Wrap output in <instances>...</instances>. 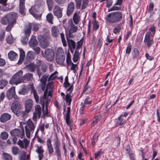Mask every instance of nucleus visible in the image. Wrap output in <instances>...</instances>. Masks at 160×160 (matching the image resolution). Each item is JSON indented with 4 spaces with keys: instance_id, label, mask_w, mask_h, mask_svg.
I'll use <instances>...</instances> for the list:
<instances>
[{
    "instance_id": "nucleus-1",
    "label": "nucleus",
    "mask_w": 160,
    "mask_h": 160,
    "mask_svg": "<svg viewBox=\"0 0 160 160\" xmlns=\"http://www.w3.org/2000/svg\"><path fill=\"white\" fill-rule=\"evenodd\" d=\"M53 86L52 82H49L47 84L46 88L45 90L43 96L40 98V104L41 105L43 110H44L45 104L46 105V109H47L48 103L50 101V99L48 96H51L52 92Z\"/></svg>"
},
{
    "instance_id": "nucleus-2",
    "label": "nucleus",
    "mask_w": 160,
    "mask_h": 160,
    "mask_svg": "<svg viewBox=\"0 0 160 160\" xmlns=\"http://www.w3.org/2000/svg\"><path fill=\"white\" fill-rule=\"evenodd\" d=\"M18 17V14L14 12L8 13L3 17L1 20V23L4 25L8 23L15 24L17 22V19Z\"/></svg>"
},
{
    "instance_id": "nucleus-3",
    "label": "nucleus",
    "mask_w": 160,
    "mask_h": 160,
    "mask_svg": "<svg viewBox=\"0 0 160 160\" xmlns=\"http://www.w3.org/2000/svg\"><path fill=\"white\" fill-rule=\"evenodd\" d=\"M122 16L121 12L116 11L108 13L105 18V20L110 23H115L120 21L122 18Z\"/></svg>"
},
{
    "instance_id": "nucleus-4",
    "label": "nucleus",
    "mask_w": 160,
    "mask_h": 160,
    "mask_svg": "<svg viewBox=\"0 0 160 160\" xmlns=\"http://www.w3.org/2000/svg\"><path fill=\"white\" fill-rule=\"evenodd\" d=\"M36 124L37 122H33L30 119H28L26 122L25 129L26 135L28 138H29L31 135L33 133Z\"/></svg>"
},
{
    "instance_id": "nucleus-5",
    "label": "nucleus",
    "mask_w": 160,
    "mask_h": 160,
    "mask_svg": "<svg viewBox=\"0 0 160 160\" xmlns=\"http://www.w3.org/2000/svg\"><path fill=\"white\" fill-rule=\"evenodd\" d=\"M22 74L23 71L22 70L19 71L12 76L10 81V84L17 85L21 83L25 82L23 77H22Z\"/></svg>"
},
{
    "instance_id": "nucleus-6",
    "label": "nucleus",
    "mask_w": 160,
    "mask_h": 160,
    "mask_svg": "<svg viewBox=\"0 0 160 160\" xmlns=\"http://www.w3.org/2000/svg\"><path fill=\"white\" fill-rule=\"evenodd\" d=\"M65 59L64 52L62 48H58V49L56 56L57 63L61 65H63Z\"/></svg>"
},
{
    "instance_id": "nucleus-7",
    "label": "nucleus",
    "mask_w": 160,
    "mask_h": 160,
    "mask_svg": "<svg viewBox=\"0 0 160 160\" xmlns=\"http://www.w3.org/2000/svg\"><path fill=\"white\" fill-rule=\"evenodd\" d=\"M40 5H39L38 4H37L32 6L29 9V12L36 18H37V17L36 15L35 12L39 11L42 8V5L44 3V2L40 0Z\"/></svg>"
},
{
    "instance_id": "nucleus-8",
    "label": "nucleus",
    "mask_w": 160,
    "mask_h": 160,
    "mask_svg": "<svg viewBox=\"0 0 160 160\" xmlns=\"http://www.w3.org/2000/svg\"><path fill=\"white\" fill-rule=\"evenodd\" d=\"M35 111L33 113L32 119L34 122H37L38 118L39 119L41 116L43 110L40 105H37L35 107Z\"/></svg>"
},
{
    "instance_id": "nucleus-9",
    "label": "nucleus",
    "mask_w": 160,
    "mask_h": 160,
    "mask_svg": "<svg viewBox=\"0 0 160 160\" xmlns=\"http://www.w3.org/2000/svg\"><path fill=\"white\" fill-rule=\"evenodd\" d=\"M12 111L17 116H18V113L21 109V106L20 102L16 100L12 104L11 106Z\"/></svg>"
},
{
    "instance_id": "nucleus-10",
    "label": "nucleus",
    "mask_w": 160,
    "mask_h": 160,
    "mask_svg": "<svg viewBox=\"0 0 160 160\" xmlns=\"http://www.w3.org/2000/svg\"><path fill=\"white\" fill-rule=\"evenodd\" d=\"M68 29L69 30V34L71 35L73 33H75L77 31L78 28L77 26L74 24L72 19L69 20L68 22Z\"/></svg>"
},
{
    "instance_id": "nucleus-11",
    "label": "nucleus",
    "mask_w": 160,
    "mask_h": 160,
    "mask_svg": "<svg viewBox=\"0 0 160 160\" xmlns=\"http://www.w3.org/2000/svg\"><path fill=\"white\" fill-rule=\"evenodd\" d=\"M11 135L13 136H17L22 138L24 136V129L19 130L15 129L11 130L10 132Z\"/></svg>"
},
{
    "instance_id": "nucleus-12",
    "label": "nucleus",
    "mask_w": 160,
    "mask_h": 160,
    "mask_svg": "<svg viewBox=\"0 0 160 160\" xmlns=\"http://www.w3.org/2000/svg\"><path fill=\"white\" fill-rule=\"evenodd\" d=\"M39 62L40 65H38L37 68V72L38 75L39 77L44 73L47 70V67L45 65L42 63V61H38Z\"/></svg>"
},
{
    "instance_id": "nucleus-13",
    "label": "nucleus",
    "mask_w": 160,
    "mask_h": 160,
    "mask_svg": "<svg viewBox=\"0 0 160 160\" xmlns=\"http://www.w3.org/2000/svg\"><path fill=\"white\" fill-rule=\"evenodd\" d=\"M60 146V143L57 139L55 140V142L54 144V147L55 149V153L56 155L58 160H59L61 158V152Z\"/></svg>"
},
{
    "instance_id": "nucleus-14",
    "label": "nucleus",
    "mask_w": 160,
    "mask_h": 160,
    "mask_svg": "<svg viewBox=\"0 0 160 160\" xmlns=\"http://www.w3.org/2000/svg\"><path fill=\"white\" fill-rule=\"evenodd\" d=\"M45 56L48 60L49 61H52L54 58V52L53 51L50 49H47L45 50Z\"/></svg>"
},
{
    "instance_id": "nucleus-15",
    "label": "nucleus",
    "mask_w": 160,
    "mask_h": 160,
    "mask_svg": "<svg viewBox=\"0 0 160 160\" xmlns=\"http://www.w3.org/2000/svg\"><path fill=\"white\" fill-rule=\"evenodd\" d=\"M73 89V85L72 84L67 90V91L68 92L67 93L66 95L65 98L64 99L66 101V102L68 103L69 105L72 101V99L70 94L72 92Z\"/></svg>"
},
{
    "instance_id": "nucleus-16",
    "label": "nucleus",
    "mask_w": 160,
    "mask_h": 160,
    "mask_svg": "<svg viewBox=\"0 0 160 160\" xmlns=\"http://www.w3.org/2000/svg\"><path fill=\"white\" fill-rule=\"evenodd\" d=\"M17 144L21 148L26 149L29 145V141L26 138H25L23 140L19 139Z\"/></svg>"
},
{
    "instance_id": "nucleus-17",
    "label": "nucleus",
    "mask_w": 160,
    "mask_h": 160,
    "mask_svg": "<svg viewBox=\"0 0 160 160\" xmlns=\"http://www.w3.org/2000/svg\"><path fill=\"white\" fill-rule=\"evenodd\" d=\"M63 8H61L58 6H55L53 9V13L54 15L58 18H61L62 16V11Z\"/></svg>"
},
{
    "instance_id": "nucleus-18",
    "label": "nucleus",
    "mask_w": 160,
    "mask_h": 160,
    "mask_svg": "<svg viewBox=\"0 0 160 160\" xmlns=\"http://www.w3.org/2000/svg\"><path fill=\"white\" fill-rule=\"evenodd\" d=\"M11 118V115L8 113H2L0 118V121L2 123H4L10 120Z\"/></svg>"
},
{
    "instance_id": "nucleus-19",
    "label": "nucleus",
    "mask_w": 160,
    "mask_h": 160,
    "mask_svg": "<svg viewBox=\"0 0 160 160\" xmlns=\"http://www.w3.org/2000/svg\"><path fill=\"white\" fill-rule=\"evenodd\" d=\"M36 147L37 149L36 150V152L38 154L39 160H41L44 157L43 153L44 150L42 146L37 145Z\"/></svg>"
},
{
    "instance_id": "nucleus-20",
    "label": "nucleus",
    "mask_w": 160,
    "mask_h": 160,
    "mask_svg": "<svg viewBox=\"0 0 160 160\" xmlns=\"http://www.w3.org/2000/svg\"><path fill=\"white\" fill-rule=\"evenodd\" d=\"M89 97H87L84 101L83 104V102H82L81 103V105H82V106L80 109V112L81 114H83V111H84V108L86 105H90L92 103V101L91 100H89Z\"/></svg>"
},
{
    "instance_id": "nucleus-21",
    "label": "nucleus",
    "mask_w": 160,
    "mask_h": 160,
    "mask_svg": "<svg viewBox=\"0 0 160 160\" xmlns=\"http://www.w3.org/2000/svg\"><path fill=\"white\" fill-rule=\"evenodd\" d=\"M38 39L41 45L43 47L46 48L48 45L49 43L47 40L42 35H39L38 37Z\"/></svg>"
},
{
    "instance_id": "nucleus-22",
    "label": "nucleus",
    "mask_w": 160,
    "mask_h": 160,
    "mask_svg": "<svg viewBox=\"0 0 160 160\" xmlns=\"http://www.w3.org/2000/svg\"><path fill=\"white\" fill-rule=\"evenodd\" d=\"M25 0H20L19 4V12L22 16L25 15Z\"/></svg>"
},
{
    "instance_id": "nucleus-23",
    "label": "nucleus",
    "mask_w": 160,
    "mask_h": 160,
    "mask_svg": "<svg viewBox=\"0 0 160 160\" xmlns=\"http://www.w3.org/2000/svg\"><path fill=\"white\" fill-rule=\"evenodd\" d=\"M74 2H71L68 3L67 11V14L68 16H69L72 14L74 10Z\"/></svg>"
},
{
    "instance_id": "nucleus-24",
    "label": "nucleus",
    "mask_w": 160,
    "mask_h": 160,
    "mask_svg": "<svg viewBox=\"0 0 160 160\" xmlns=\"http://www.w3.org/2000/svg\"><path fill=\"white\" fill-rule=\"evenodd\" d=\"M15 88L12 87L7 92V96L9 99H11L13 97L15 98Z\"/></svg>"
},
{
    "instance_id": "nucleus-25",
    "label": "nucleus",
    "mask_w": 160,
    "mask_h": 160,
    "mask_svg": "<svg viewBox=\"0 0 160 160\" xmlns=\"http://www.w3.org/2000/svg\"><path fill=\"white\" fill-rule=\"evenodd\" d=\"M35 53L33 51H30L27 53L26 59L28 62H30L35 58Z\"/></svg>"
},
{
    "instance_id": "nucleus-26",
    "label": "nucleus",
    "mask_w": 160,
    "mask_h": 160,
    "mask_svg": "<svg viewBox=\"0 0 160 160\" xmlns=\"http://www.w3.org/2000/svg\"><path fill=\"white\" fill-rule=\"evenodd\" d=\"M33 105L32 101L29 99L27 100L25 102V109L27 112H29L32 108Z\"/></svg>"
},
{
    "instance_id": "nucleus-27",
    "label": "nucleus",
    "mask_w": 160,
    "mask_h": 160,
    "mask_svg": "<svg viewBox=\"0 0 160 160\" xmlns=\"http://www.w3.org/2000/svg\"><path fill=\"white\" fill-rule=\"evenodd\" d=\"M38 44V42L35 36L32 35L29 42V45L30 47H34Z\"/></svg>"
},
{
    "instance_id": "nucleus-28",
    "label": "nucleus",
    "mask_w": 160,
    "mask_h": 160,
    "mask_svg": "<svg viewBox=\"0 0 160 160\" xmlns=\"http://www.w3.org/2000/svg\"><path fill=\"white\" fill-rule=\"evenodd\" d=\"M32 25L31 23H29L25 26L24 31L25 35L27 36H29L31 31Z\"/></svg>"
},
{
    "instance_id": "nucleus-29",
    "label": "nucleus",
    "mask_w": 160,
    "mask_h": 160,
    "mask_svg": "<svg viewBox=\"0 0 160 160\" xmlns=\"http://www.w3.org/2000/svg\"><path fill=\"white\" fill-rule=\"evenodd\" d=\"M47 145L49 154H52L54 152L53 148L50 139H48L47 141Z\"/></svg>"
},
{
    "instance_id": "nucleus-30",
    "label": "nucleus",
    "mask_w": 160,
    "mask_h": 160,
    "mask_svg": "<svg viewBox=\"0 0 160 160\" xmlns=\"http://www.w3.org/2000/svg\"><path fill=\"white\" fill-rule=\"evenodd\" d=\"M72 19L73 23L75 25H77L80 22L81 17L77 12H75L73 15Z\"/></svg>"
},
{
    "instance_id": "nucleus-31",
    "label": "nucleus",
    "mask_w": 160,
    "mask_h": 160,
    "mask_svg": "<svg viewBox=\"0 0 160 160\" xmlns=\"http://www.w3.org/2000/svg\"><path fill=\"white\" fill-rule=\"evenodd\" d=\"M51 33L54 37H57L59 36V31L57 27L53 26L51 28Z\"/></svg>"
},
{
    "instance_id": "nucleus-32",
    "label": "nucleus",
    "mask_w": 160,
    "mask_h": 160,
    "mask_svg": "<svg viewBox=\"0 0 160 160\" xmlns=\"http://www.w3.org/2000/svg\"><path fill=\"white\" fill-rule=\"evenodd\" d=\"M8 57L10 60L14 61L18 58V55L13 51H11L8 53Z\"/></svg>"
},
{
    "instance_id": "nucleus-33",
    "label": "nucleus",
    "mask_w": 160,
    "mask_h": 160,
    "mask_svg": "<svg viewBox=\"0 0 160 160\" xmlns=\"http://www.w3.org/2000/svg\"><path fill=\"white\" fill-rule=\"evenodd\" d=\"M49 127V123H47L46 125L44 124H40L39 126V129L40 130L42 133H44L45 127L46 129L48 128Z\"/></svg>"
},
{
    "instance_id": "nucleus-34",
    "label": "nucleus",
    "mask_w": 160,
    "mask_h": 160,
    "mask_svg": "<svg viewBox=\"0 0 160 160\" xmlns=\"http://www.w3.org/2000/svg\"><path fill=\"white\" fill-rule=\"evenodd\" d=\"M26 68L28 70L31 72H33L35 71L36 68V65L33 63H31L27 65L26 66Z\"/></svg>"
},
{
    "instance_id": "nucleus-35",
    "label": "nucleus",
    "mask_w": 160,
    "mask_h": 160,
    "mask_svg": "<svg viewBox=\"0 0 160 160\" xmlns=\"http://www.w3.org/2000/svg\"><path fill=\"white\" fill-rule=\"evenodd\" d=\"M19 51L20 54L19 59L18 62V64H20L22 62L25 57V53L24 51L22 49H20Z\"/></svg>"
},
{
    "instance_id": "nucleus-36",
    "label": "nucleus",
    "mask_w": 160,
    "mask_h": 160,
    "mask_svg": "<svg viewBox=\"0 0 160 160\" xmlns=\"http://www.w3.org/2000/svg\"><path fill=\"white\" fill-rule=\"evenodd\" d=\"M132 57L134 59L138 58L139 56V53L137 48H134L132 52Z\"/></svg>"
},
{
    "instance_id": "nucleus-37",
    "label": "nucleus",
    "mask_w": 160,
    "mask_h": 160,
    "mask_svg": "<svg viewBox=\"0 0 160 160\" xmlns=\"http://www.w3.org/2000/svg\"><path fill=\"white\" fill-rule=\"evenodd\" d=\"M68 46L69 48H72L74 49L76 47L75 42L72 39L69 40L67 38Z\"/></svg>"
},
{
    "instance_id": "nucleus-38",
    "label": "nucleus",
    "mask_w": 160,
    "mask_h": 160,
    "mask_svg": "<svg viewBox=\"0 0 160 160\" xmlns=\"http://www.w3.org/2000/svg\"><path fill=\"white\" fill-rule=\"evenodd\" d=\"M23 78L25 82H26L27 81L30 80L32 78V74L30 73H28L23 77Z\"/></svg>"
},
{
    "instance_id": "nucleus-39",
    "label": "nucleus",
    "mask_w": 160,
    "mask_h": 160,
    "mask_svg": "<svg viewBox=\"0 0 160 160\" xmlns=\"http://www.w3.org/2000/svg\"><path fill=\"white\" fill-rule=\"evenodd\" d=\"M58 73V72L57 71H56L50 75V77L48 78V81L49 82L48 83V84L49 82H52V85H53L52 82V81L56 78V76H55V75L57 74Z\"/></svg>"
},
{
    "instance_id": "nucleus-40",
    "label": "nucleus",
    "mask_w": 160,
    "mask_h": 160,
    "mask_svg": "<svg viewBox=\"0 0 160 160\" xmlns=\"http://www.w3.org/2000/svg\"><path fill=\"white\" fill-rule=\"evenodd\" d=\"M58 73V72L57 71H56L50 75V77L48 78V81L49 82L48 83V84L49 82H52V85H53L52 82V81L56 78V76H55V75L57 74Z\"/></svg>"
},
{
    "instance_id": "nucleus-41",
    "label": "nucleus",
    "mask_w": 160,
    "mask_h": 160,
    "mask_svg": "<svg viewBox=\"0 0 160 160\" xmlns=\"http://www.w3.org/2000/svg\"><path fill=\"white\" fill-rule=\"evenodd\" d=\"M47 3L49 11L52 10L54 6V2L52 0H47Z\"/></svg>"
},
{
    "instance_id": "nucleus-42",
    "label": "nucleus",
    "mask_w": 160,
    "mask_h": 160,
    "mask_svg": "<svg viewBox=\"0 0 160 160\" xmlns=\"http://www.w3.org/2000/svg\"><path fill=\"white\" fill-rule=\"evenodd\" d=\"M46 18L47 21L49 23L52 24H53V16L51 13H49L46 16Z\"/></svg>"
},
{
    "instance_id": "nucleus-43",
    "label": "nucleus",
    "mask_w": 160,
    "mask_h": 160,
    "mask_svg": "<svg viewBox=\"0 0 160 160\" xmlns=\"http://www.w3.org/2000/svg\"><path fill=\"white\" fill-rule=\"evenodd\" d=\"M8 83V82L6 80L1 79L0 80V88L2 89L6 87Z\"/></svg>"
},
{
    "instance_id": "nucleus-44",
    "label": "nucleus",
    "mask_w": 160,
    "mask_h": 160,
    "mask_svg": "<svg viewBox=\"0 0 160 160\" xmlns=\"http://www.w3.org/2000/svg\"><path fill=\"white\" fill-rule=\"evenodd\" d=\"M29 112H27L25 110L24 111H22L21 110L20 112L18 113V116H20L22 117H26L28 115V113Z\"/></svg>"
},
{
    "instance_id": "nucleus-45",
    "label": "nucleus",
    "mask_w": 160,
    "mask_h": 160,
    "mask_svg": "<svg viewBox=\"0 0 160 160\" xmlns=\"http://www.w3.org/2000/svg\"><path fill=\"white\" fill-rule=\"evenodd\" d=\"M63 86L65 88H67L71 85H70V84L68 82V76H66L65 78L64 82L63 84Z\"/></svg>"
},
{
    "instance_id": "nucleus-46",
    "label": "nucleus",
    "mask_w": 160,
    "mask_h": 160,
    "mask_svg": "<svg viewBox=\"0 0 160 160\" xmlns=\"http://www.w3.org/2000/svg\"><path fill=\"white\" fill-rule=\"evenodd\" d=\"M117 122V124L119 125H122L124 122L123 116L120 115L118 119L116 120Z\"/></svg>"
},
{
    "instance_id": "nucleus-47",
    "label": "nucleus",
    "mask_w": 160,
    "mask_h": 160,
    "mask_svg": "<svg viewBox=\"0 0 160 160\" xmlns=\"http://www.w3.org/2000/svg\"><path fill=\"white\" fill-rule=\"evenodd\" d=\"M79 52L77 51H76L73 55V60L74 62H77L78 59Z\"/></svg>"
},
{
    "instance_id": "nucleus-48",
    "label": "nucleus",
    "mask_w": 160,
    "mask_h": 160,
    "mask_svg": "<svg viewBox=\"0 0 160 160\" xmlns=\"http://www.w3.org/2000/svg\"><path fill=\"white\" fill-rule=\"evenodd\" d=\"M3 157L5 160H12V156L8 153H4L3 154Z\"/></svg>"
},
{
    "instance_id": "nucleus-49",
    "label": "nucleus",
    "mask_w": 160,
    "mask_h": 160,
    "mask_svg": "<svg viewBox=\"0 0 160 160\" xmlns=\"http://www.w3.org/2000/svg\"><path fill=\"white\" fill-rule=\"evenodd\" d=\"M32 30L34 31H37L39 29V24L37 23H31Z\"/></svg>"
},
{
    "instance_id": "nucleus-50",
    "label": "nucleus",
    "mask_w": 160,
    "mask_h": 160,
    "mask_svg": "<svg viewBox=\"0 0 160 160\" xmlns=\"http://www.w3.org/2000/svg\"><path fill=\"white\" fill-rule=\"evenodd\" d=\"M8 0H0V4H2L3 7H2L1 6H0V9L2 10H4V8L7 5L6 2Z\"/></svg>"
},
{
    "instance_id": "nucleus-51",
    "label": "nucleus",
    "mask_w": 160,
    "mask_h": 160,
    "mask_svg": "<svg viewBox=\"0 0 160 160\" xmlns=\"http://www.w3.org/2000/svg\"><path fill=\"white\" fill-rule=\"evenodd\" d=\"M101 116L100 115L96 116L93 119V125L97 124L98 122H99L100 119L101 118Z\"/></svg>"
},
{
    "instance_id": "nucleus-52",
    "label": "nucleus",
    "mask_w": 160,
    "mask_h": 160,
    "mask_svg": "<svg viewBox=\"0 0 160 160\" xmlns=\"http://www.w3.org/2000/svg\"><path fill=\"white\" fill-rule=\"evenodd\" d=\"M8 137V133L5 132H3L1 133L0 138L3 140L7 139Z\"/></svg>"
},
{
    "instance_id": "nucleus-53",
    "label": "nucleus",
    "mask_w": 160,
    "mask_h": 160,
    "mask_svg": "<svg viewBox=\"0 0 160 160\" xmlns=\"http://www.w3.org/2000/svg\"><path fill=\"white\" fill-rule=\"evenodd\" d=\"M60 36L63 46L64 47H66L67 46V44L64 38V34L63 33H61Z\"/></svg>"
},
{
    "instance_id": "nucleus-54",
    "label": "nucleus",
    "mask_w": 160,
    "mask_h": 160,
    "mask_svg": "<svg viewBox=\"0 0 160 160\" xmlns=\"http://www.w3.org/2000/svg\"><path fill=\"white\" fill-rule=\"evenodd\" d=\"M26 153L24 151H22L19 157V160H26Z\"/></svg>"
},
{
    "instance_id": "nucleus-55",
    "label": "nucleus",
    "mask_w": 160,
    "mask_h": 160,
    "mask_svg": "<svg viewBox=\"0 0 160 160\" xmlns=\"http://www.w3.org/2000/svg\"><path fill=\"white\" fill-rule=\"evenodd\" d=\"M116 5V3L114 4V5L109 10V11H113L115 10H120L121 9V7L117 6Z\"/></svg>"
},
{
    "instance_id": "nucleus-56",
    "label": "nucleus",
    "mask_w": 160,
    "mask_h": 160,
    "mask_svg": "<svg viewBox=\"0 0 160 160\" xmlns=\"http://www.w3.org/2000/svg\"><path fill=\"white\" fill-rule=\"evenodd\" d=\"M56 2L59 4L63 5L69 1V0H55Z\"/></svg>"
},
{
    "instance_id": "nucleus-57",
    "label": "nucleus",
    "mask_w": 160,
    "mask_h": 160,
    "mask_svg": "<svg viewBox=\"0 0 160 160\" xmlns=\"http://www.w3.org/2000/svg\"><path fill=\"white\" fill-rule=\"evenodd\" d=\"M33 92L34 97L36 101V102H38L39 101V97L36 91L35 90H33Z\"/></svg>"
},
{
    "instance_id": "nucleus-58",
    "label": "nucleus",
    "mask_w": 160,
    "mask_h": 160,
    "mask_svg": "<svg viewBox=\"0 0 160 160\" xmlns=\"http://www.w3.org/2000/svg\"><path fill=\"white\" fill-rule=\"evenodd\" d=\"M18 150L19 149L18 147H12V152L15 155H16L18 153Z\"/></svg>"
},
{
    "instance_id": "nucleus-59",
    "label": "nucleus",
    "mask_w": 160,
    "mask_h": 160,
    "mask_svg": "<svg viewBox=\"0 0 160 160\" xmlns=\"http://www.w3.org/2000/svg\"><path fill=\"white\" fill-rule=\"evenodd\" d=\"M8 25L6 28V30L8 32H9L11 30L12 28L13 27L14 24L11 23H8Z\"/></svg>"
},
{
    "instance_id": "nucleus-60",
    "label": "nucleus",
    "mask_w": 160,
    "mask_h": 160,
    "mask_svg": "<svg viewBox=\"0 0 160 160\" xmlns=\"http://www.w3.org/2000/svg\"><path fill=\"white\" fill-rule=\"evenodd\" d=\"M88 4V0H83L82 5V10L85 9Z\"/></svg>"
},
{
    "instance_id": "nucleus-61",
    "label": "nucleus",
    "mask_w": 160,
    "mask_h": 160,
    "mask_svg": "<svg viewBox=\"0 0 160 160\" xmlns=\"http://www.w3.org/2000/svg\"><path fill=\"white\" fill-rule=\"evenodd\" d=\"M150 31L152 33L151 34V36L153 37L155 32L156 30L155 27L154 26H152L149 29Z\"/></svg>"
},
{
    "instance_id": "nucleus-62",
    "label": "nucleus",
    "mask_w": 160,
    "mask_h": 160,
    "mask_svg": "<svg viewBox=\"0 0 160 160\" xmlns=\"http://www.w3.org/2000/svg\"><path fill=\"white\" fill-rule=\"evenodd\" d=\"M70 118V116H68V115L66 116L65 119L67 124L68 126H69L70 127H71V122L69 120Z\"/></svg>"
},
{
    "instance_id": "nucleus-63",
    "label": "nucleus",
    "mask_w": 160,
    "mask_h": 160,
    "mask_svg": "<svg viewBox=\"0 0 160 160\" xmlns=\"http://www.w3.org/2000/svg\"><path fill=\"white\" fill-rule=\"evenodd\" d=\"M144 42L147 43V45L148 48H149L151 45H152L153 43V41L152 39H151Z\"/></svg>"
},
{
    "instance_id": "nucleus-64",
    "label": "nucleus",
    "mask_w": 160,
    "mask_h": 160,
    "mask_svg": "<svg viewBox=\"0 0 160 160\" xmlns=\"http://www.w3.org/2000/svg\"><path fill=\"white\" fill-rule=\"evenodd\" d=\"M6 40L7 43L9 44H12L13 42V40L12 36H8L7 37Z\"/></svg>"
}]
</instances>
